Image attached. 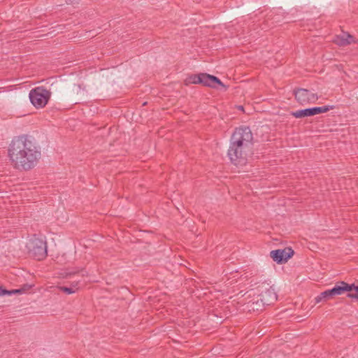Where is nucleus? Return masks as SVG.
Masks as SVG:
<instances>
[{"mask_svg":"<svg viewBox=\"0 0 358 358\" xmlns=\"http://www.w3.org/2000/svg\"><path fill=\"white\" fill-rule=\"evenodd\" d=\"M8 152L13 167L20 171L32 169L41 158L40 148L27 135L13 138Z\"/></svg>","mask_w":358,"mask_h":358,"instance_id":"1","label":"nucleus"},{"mask_svg":"<svg viewBox=\"0 0 358 358\" xmlns=\"http://www.w3.org/2000/svg\"><path fill=\"white\" fill-rule=\"evenodd\" d=\"M230 142L241 145L252 150L253 142V134L249 127L241 126L234 131L230 138Z\"/></svg>","mask_w":358,"mask_h":358,"instance_id":"2","label":"nucleus"},{"mask_svg":"<svg viewBox=\"0 0 358 358\" xmlns=\"http://www.w3.org/2000/svg\"><path fill=\"white\" fill-rule=\"evenodd\" d=\"M248 149L241 145H237L236 143L230 142L229 148L227 151V156L231 162L236 166H242L245 164L248 156V152L250 151Z\"/></svg>","mask_w":358,"mask_h":358,"instance_id":"3","label":"nucleus"},{"mask_svg":"<svg viewBox=\"0 0 358 358\" xmlns=\"http://www.w3.org/2000/svg\"><path fill=\"white\" fill-rule=\"evenodd\" d=\"M26 247L29 255L38 261L45 259L48 255L46 242L35 236L29 241Z\"/></svg>","mask_w":358,"mask_h":358,"instance_id":"4","label":"nucleus"},{"mask_svg":"<svg viewBox=\"0 0 358 358\" xmlns=\"http://www.w3.org/2000/svg\"><path fill=\"white\" fill-rule=\"evenodd\" d=\"M29 99L36 108H42L46 106L51 96L50 91L44 87H36L29 92Z\"/></svg>","mask_w":358,"mask_h":358,"instance_id":"5","label":"nucleus"},{"mask_svg":"<svg viewBox=\"0 0 358 358\" xmlns=\"http://www.w3.org/2000/svg\"><path fill=\"white\" fill-rule=\"evenodd\" d=\"M334 108H335L334 106H315L292 112L291 115L296 118H303L305 117H311L317 114L327 113Z\"/></svg>","mask_w":358,"mask_h":358,"instance_id":"6","label":"nucleus"},{"mask_svg":"<svg viewBox=\"0 0 358 358\" xmlns=\"http://www.w3.org/2000/svg\"><path fill=\"white\" fill-rule=\"evenodd\" d=\"M294 95L296 101L301 105L313 103L317 99V94L312 93L310 90L304 88L294 90Z\"/></svg>","mask_w":358,"mask_h":358,"instance_id":"7","label":"nucleus"},{"mask_svg":"<svg viewBox=\"0 0 358 358\" xmlns=\"http://www.w3.org/2000/svg\"><path fill=\"white\" fill-rule=\"evenodd\" d=\"M260 288L258 296L266 306H270L277 301L278 295L273 286L267 287V285H262Z\"/></svg>","mask_w":358,"mask_h":358,"instance_id":"8","label":"nucleus"},{"mask_svg":"<svg viewBox=\"0 0 358 358\" xmlns=\"http://www.w3.org/2000/svg\"><path fill=\"white\" fill-rule=\"evenodd\" d=\"M294 254L292 248L287 247L285 249H278L271 251L270 256L274 262L278 264L287 262Z\"/></svg>","mask_w":358,"mask_h":358,"instance_id":"9","label":"nucleus"},{"mask_svg":"<svg viewBox=\"0 0 358 358\" xmlns=\"http://www.w3.org/2000/svg\"><path fill=\"white\" fill-rule=\"evenodd\" d=\"M345 292V289L343 288L341 281L338 282L333 288L325 290L315 298V303H320L322 301H327L330 299H332L336 295H341Z\"/></svg>","mask_w":358,"mask_h":358,"instance_id":"10","label":"nucleus"},{"mask_svg":"<svg viewBox=\"0 0 358 358\" xmlns=\"http://www.w3.org/2000/svg\"><path fill=\"white\" fill-rule=\"evenodd\" d=\"M244 305L245 306V309L249 312L262 311L266 306L258 295L245 303Z\"/></svg>","mask_w":358,"mask_h":358,"instance_id":"11","label":"nucleus"},{"mask_svg":"<svg viewBox=\"0 0 358 358\" xmlns=\"http://www.w3.org/2000/svg\"><path fill=\"white\" fill-rule=\"evenodd\" d=\"M334 43L338 46H346L355 43L354 37L348 32H343L342 34L336 35L333 39Z\"/></svg>","mask_w":358,"mask_h":358,"instance_id":"12","label":"nucleus"},{"mask_svg":"<svg viewBox=\"0 0 358 358\" xmlns=\"http://www.w3.org/2000/svg\"><path fill=\"white\" fill-rule=\"evenodd\" d=\"M345 292H348L347 296L350 299H355L358 301V285L355 284H348L344 281H341Z\"/></svg>","mask_w":358,"mask_h":358,"instance_id":"13","label":"nucleus"},{"mask_svg":"<svg viewBox=\"0 0 358 358\" xmlns=\"http://www.w3.org/2000/svg\"><path fill=\"white\" fill-rule=\"evenodd\" d=\"M206 78L208 80L207 83V87H211V88H215L217 89V86H220L224 89V91H227L229 86L224 85L220 78H218L215 76L210 75L206 76Z\"/></svg>","mask_w":358,"mask_h":358,"instance_id":"14","label":"nucleus"},{"mask_svg":"<svg viewBox=\"0 0 358 358\" xmlns=\"http://www.w3.org/2000/svg\"><path fill=\"white\" fill-rule=\"evenodd\" d=\"M201 77V73L198 74H191L189 75L186 79L184 80V84L185 85H189L190 84H199Z\"/></svg>","mask_w":358,"mask_h":358,"instance_id":"15","label":"nucleus"},{"mask_svg":"<svg viewBox=\"0 0 358 358\" xmlns=\"http://www.w3.org/2000/svg\"><path fill=\"white\" fill-rule=\"evenodd\" d=\"M74 92H77V95L72 94H69V98L71 99V101H75L76 103H78V98L79 96H83L82 94H79V93L83 92L80 88V85L75 86V89L73 90Z\"/></svg>","mask_w":358,"mask_h":358,"instance_id":"16","label":"nucleus"},{"mask_svg":"<svg viewBox=\"0 0 358 358\" xmlns=\"http://www.w3.org/2000/svg\"><path fill=\"white\" fill-rule=\"evenodd\" d=\"M59 290L62 291L63 292H64L67 294H71L75 293V292H76V289L73 287H65V286H61V287H59Z\"/></svg>","mask_w":358,"mask_h":358,"instance_id":"17","label":"nucleus"},{"mask_svg":"<svg viewBox=\"0 0 358 358\" xmlns=\"http://www.w3.org/2000/svg\"><path fill=\"white\" fill-rule=\"evenodd\" d=\"M206 76H210V74L208 73H201V77H200V79L201 80H200L199 82V84L200 85H202L203 86H205V87H207V83H208V79L206 78Z\"/></svg>","mask_w":358,"mask_h":358,"instance_id":"18","label":"nucleus"},{"mask_svg":"<svg viewBox=\"0 0 358 358\" xmlns=\"http://www.w3.org/2000/svg\"><path fill=\"white\" fill-rule=\"evenodd\" d=\"M16 294H22V290L20 289V288L11 290H8L6 289V295H12Z\"/></svg>","mask_w":358,"mask_h":358,"instance_id":"19","label":"nucleus"},{"mask_svg":"<svg viewBox=\"0 0 358 358\" xmlns=\"http://www.w3.org/2000/svg\"><path fill=\"white\" fill-rule=\"evenodd\" d=\"M33 285L29 284H24L21 287L20 289L22 290V294L27 292L29 291Z\"/></svg>","mask_w":358,"mask_h":358,"instance_id":"20","label":"nucleus"},{"mask_svg":"<svg viewBox=\"0 0 358 358\" xmlns=\"http://www.w3.org/2000/svg\"><path fill=\"white\" fill-rule=\"evenodd\" d=\"M80 0H66V2L69 4H78Z\"/></svg>","mask_w":358,"mask_h":358,"instance_id":"21","label":"nucleus"},{"mask_svg":"<svg viewBox=\"0 0 358 358\" xmlns=\"http://www.w3.org/2000/svg\"><path fill=\"white\" fill-rule=\"evenodd\" d=\"M6 295V288L0 286V296Z\"/></svg>","mask_w":358,"mask_h":358,"instance_id":"22","label":"nucleus"},{"mask_svg":"<svg viewBox=\"0 0 358 358\" xmlns=\"http://www.w3.org/2000/svg\"><path fill=\"white\" fill-rule=\"evenodd\" d=\"M78 272H79V271H78V270H77V271H73L70 272V273H69V275L76 274V273H78Z\"/></svg>","mask_w":358,"mask_h":358,"instance_id":"23","label":"nucleus"},{"mask_svg":"<svg viewBox=\"0 0 358 358\" xmlns=\"http://www.w3.org/2000/svg\"><path fill=\"white\" fill-rule=\"evenodd\" d=\"M238 109L241 110H243V106H238Z\"/></svg>","mask_w":358,"mask_h":358,"instance_id":"24","label":"nucleus"}]
</instances>
